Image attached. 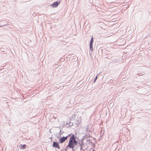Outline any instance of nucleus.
Segmentation results:
<instances>
[{"mask_svg": "<svg viewBox=\"0 0 151 151\" xmlns=\"http://www.w3.org/2000/svg\"><path fill=\"white\" fill-rule=\"evenodd\" d=\"M87 148L86 145L82 141L78 142L74 135H72L70 138L68 145L66 147L65 151H84Z\"/></svg>", "mask_w": 151, "mask_h": 151, "instance_id": "nucleus-1", "label": "nucleus"}, {"mask_svg": "<svg viewBox=\"0 0 151 151\" xmlns=\"http://www.w3.org/2000/svg\"><path fill=\"white\" fill-rule=\"evenodd\" d=\"M68 137V136H67L65 137H61L60 139L59 140V142L60 143H63L67 139Z\"/></svg>", "mask_w": 151, "mask_h": 151, "instance_id": "nucleus-2", "label": "nucleus"}, {"mask_svg": "<svg viewBox=\"0 0 151 151\" xmlns=\"http://www.w3.org/2000/svg\"><path fill=\"white\" fill-rule=\"evenodd\" d=\"M60 2H58V1H56L53 3L52 4V7L55 8L57 7L58 6V5L60 4Z\"/></svg>", "mask_w": 151, "mask_h": 151, "instance_id": "nucleus-3", "label": "nucleus"}, {"mask_svg": "<svg viewBox=\"0 0 151 151\" xmlns=\"http://www.w3.org/2000/svg\"><path fill=\"white\" fill-rule=\"evenodd\" d=\"M53 147H57L58 149L60 148V146L59 144L55 142H53Z\"/></svg>", "mask_w": 151, "mask_h": 151, "instance_id": "nucleus-4", "label": "nucleus"}, {"mask_svg": "<svg viewBox=\"0 0 151 151\" xmlns=\"http://www.w3.org/2000/svg\"><path fill=\"white\" fill-rule=\"evenodd\" d=\"M26 146L25 144L24 145H20L19 146V147L20 149H24L26 148Z\"/></svg>", "mask_w": 151, "mask_h": 151, "instance_id": "nucleus-5", "label": "nucleus"}, {"mask_svg": "<svg viewBox=\"0 0 151 151\" xmlns=\"http://www.w3.org/2000/svg\"><path fill=\"white\" fill-rule=\"evenodd\" d=\"M86 144H85L86 146V145H87V144H88V145H90L91 144V143H92V141L90 139H87L86 140Z\"/></svg>", "mask_w": 151, "mask_h": 151, "instance_id": "nucleus-6", "label": "nucleus"}, {"mask_svg": "<svg viewBox=\"0 0 151 151\" xmlns=\"http://www.w3.org/2000/svg\"><path fill=\"white\" fill-rule=\"evenodd\" d=\"M93 42V37H92L91 39L90 45L92 46Z\"/></svg>", "mask_w": 151, "mask_h": 151, "instance_id": "nucleus-7", "label": "nucleus"}, {"mask_svg": "<svg viewBox=\"0 0 151 151\" xmlns=\"http://www.w3.org/2000/svg\"><path fill=\"white\" fill-rule=\"evenodd\" d=\"M60 134H61V130H60V132H59L58 135V137L59 138L60 137Z\"/></svg>", "mask_w": 151, "mask_h": 151, "instance_id": "nucleus-8", "label": "nucleus"}, {"mask_svg": "<svg viewBox=\"0 0 151 151\" xmlns=\"http://www.w3.org/2000/svg\"><path fill=\"white\" fill-rule=\"evenodd\" d=\"M97 78H98V76H96L95 77V79H94V80L93 81V83H95L96 82V80H97Z\"/></svg>", "mask_w": 151, "mask_h": 151, "instance_id": "nucleus-9", "label": "nucleus"}, {"mask_svg": "<svg viewBox=\"0 0 151 151\" xmlns=\"http://www.w3.org/2000/svg\"><path fill=\"white\" fill-rule=\"evenodd\" d=\"M90 48L91 50V51H93V45L92 46L90 45Z\"/></svg>", "mask_w": 151, "mask_h": 151, "instance_id": "nucleus-10", "label": "nucleus"}, {"mask_svg": "<svg viewBox=\"0 0 151 151\" xmlns=\"http://www.w3.org/2000/svg\"><path fill=\"white\" fill-rule=\"evenodd\" d=\"M70 136V135L69 134V135H68V137Z\"/></svg>", "mask_w": 151, "mask_h": 151, "instance_id": "nucleus-11", "label": "nucleus"}]
</instances>
